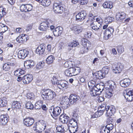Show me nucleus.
I'll return each mask as SVG.
<instances>
[{"mask_svg":"<svg viewBox=\"0 0 133 133\" xmlns=\"http://www.w3.org/2000/svg\"><path fill=\"white\" fill-rule=\"evenodd\" d=\"M26 4L22 5L20 7V9L22 12H26Z\"/></svg>","mask_w":133,"mask_h":133,"instance_id":"obj_55","label":"nucleus"},{"mask_svg":"<svg viewBox=\"0 0 133 133\" xmlns=\"http://www.w3.org/2000/svg\"><path fill=\"white\" fill-rule=\"evenodd\" d=\"M26 97L27 98L31 100H34L35 96L33 93H29L26 94Z\"/></svg>","mask_w":133,"mask_h":133,"instance_id":"obj_49","label":"nucleus"},{"mask_svg":"<svg viewBox=\"0 0 133 133\" xmlns=\"http://www.w3.org/2000/svg\"><path fill=\"white\" fill-rule=\"evenodd\" d=\"M51 23V21L50 19L45 20L41 23L39 28L41 30L45 31L48 29Z\"/></svg>","mask_w":133,"mask_h":133,"instance_id":"obj_5","label":"nucleus"},{"mask_svg":"<svg viewBox=\"0 0 133 133\" xmlns=\"http://www.w3.org/2000/svg\"><path fill=\"white\" fill-rule=\"evenodd\" d=\"M44 65L45 63L43 61L39 62L36 65V68L37 69H40L43 68Z\"/></svg>","mask_w":133,"mask_h":133,"instance_id":"obj_46","label":"nucleus"},{"mask_svg":"<svg viewBox=\"0 0 133 133\" xmlns=\"http://www.w3.org/2000/svg\"><path fill=\"white\" fill-rule=\"evenodd\" d=\"M125 14L123 12H117L116 16V19L117 21L121 22L125 18Z\"/></svg>","mask_w":133,"mask_h":133,"instance_id":"obj_15","label":"nucleus"},{"mask_svg":"<svg viewBox=\"0 0 133 133\" xmlns=\"http://www.w3.org/2000/svg\"><path fill=\"white\" fill-rule=\"evenodd\" d=\"M70 62L69 61H66L64 63V67L66 68L68 67L70 64Z\"/></svg>","mask_w":133,"mask_h":133,"instance_id":"obj_62","label":"nucleus"},{"mask_svg":"<svg viewBox=\"0 0 133 133\" xmlns=\"http://www.w3.org/2000/svg\"><path fill=\"white\" fill-rule=\"evenodd\" d=\"M96 78L98 79H102L104 77L105 75L102 71H99L96 73L94 75Z\"/></svg>","mask_w":133,"mask_h":133,"instance_id":"obj_31","label":"nucleus"},{"mask_svg":"<svg viewBox=\"0 0 133 133\" xmlns=\"http://www.w3.org/2000/svg\"><path fill=\"white\" fill-rule=\"evenodd\" d=\"M109 70V67L108 66H105L103 68L102 71L104 74L105 75L108 73Z\"/></svg>","mask_w":133,"mask_h":133,"instance_id":"obj_47","label":"nucleus"},{"mask_svg":"<svg viewBox=\"0 0 133 133\" xmlns=\"http://www.w3.org/2000/svg\"><path fill=\"white\" fill-rule=\"evenodd\" d=\"M69 69L72 76L77 75L80 72V68L79 67H73Z\"/></svg>","mask_w":133,"mask_h":133,"instance_id":"obj_17","label":"nucleus"},{"mask_svg":"<svg viewBox=\"0 0 133 133\" xmlns=\"http://www.w3.org/2000/svg\"><path fill=\"white\" fill-rule=\"evenodd\" d=\"M8 30L7 26L5 25L2 23H0V31L1 30V33H4Z\"/></svg>","mask_w":133,"mask_h":133,"instance_id":"obj_35","label":"nucleus"},{"mask_svg":"<svg viewBox=\"0 0 133 133\" xmlns=\"http://www.w3.org/2000/svg\"><path fill=\"white\" fill-rule=\"evenodd\" d=\"M81 42V44L84 47L85 51H84L83 52L84 53L87 51L89 48L90 47L91 43L88 40L84 38L82 39Z\"/></svg>","mask_w":133,"mask_h":133,"instance_id":"obj_11","label":"nucleus"},{"mask_svg":"<svg viewBox=\"0 0 133 133\" xmlns=\"http://www.w3.org/2000/svg\"><path fill=\"white\" fill-rule=\"evenodd\" d=\"M62 105H64L63 107H67V105L69 104L70 103V100L69 98H68V97L65 96L64 97L62 98V100L61 101V103Z\"/></svg>","mask_w":133,"mask_h":133,"instance_id":"obj_26","label":"nucleus"},{"mask_svg":"<svg viewBox=\"0 0 133 133\" xmlns=\"http://www.w3.org/2000/svg\"><path fill=\"white\" fill-rule=\"evenodd\" d=\"M78 45V43L76 41L72 42L69 44L68 49L69 50H70L72 49L71 48L76 47Z\"/></svg>","mask_w":133,"mask_h":133,"instance_id":"obj_37","label":"nucleus"},{"mask_svg":"<svg viewBox=\"0 0 133 133\" xmlns=\"http://www.w3.org/2000/svg\"><path fill=\"white\" fill-rule=\"evenodd\" d=\"M26 37L25 34H22L21 36H18L16 38L17 41L19 43H24L26 41Z\"/></svg>","mask_w":133,"mask_h":133,"instance_id":"obj_28","label":"nucleus"},{"mask_svg":"<svg viewBox=\"0 0 133 133\" xmlns=\"http://www.w3.org/2000/svg\"><path fill=\"white\" fill-rule=\"evenodd\" d=\"M123 95L128 101L130 102L133 100V90L126 89L124 91Z\"/></svg>","mask_w":133,"mask_h":133,"instance_id":"obj_2","label":"nucleus"},{"mask_svg":"<svg viewBox=\"0 0 133 133\" xmlns=\"http://www.w3.org/2000/svg\"><path fill=\"white\" fill-rule=\"evenodd\" d=\"M12 107L14 109H19L21 107V105L19 102L14 101L12 104Z\"/></svg>","mask_w":133,"mask_h":133,"instance_id":"obj_33","label":"nucleus"},{"mask_svg":"<svg viewBox=\"0 0 133 133\" xmlns=\"http://www.w3.org/2000/svg\"><path fill=\"white\" fill-rule=\"evenodd\" d=\"M29 51L26 50H22L19 51L18 54L19 58L22 59L25 58L28 55Z\"/></svg>","mask_w":133,"mask_h":133,"instance_id":"obj_13","label":"nucleus"},{"mask_svg":"<svg viewBox=\"0 0 133 133\" xmlns=\"http://www.w3.org/2000/svg\"><path fill=\"white\" fill-rule=\"evenodd\" d=\"M51 81L53 84L55 85L56 84L57 85H58L60 81H58L57 79V77L56 75H54L52 79L51 80Z\"/></svg>","mask_w":133,"mask_h":133,"instance_id":"obj_42","label":"nucleus"},{"mask_svg":"<svg viewBox=\"0 0 133 133\" xmlns=\"http://www.w3.org/2000/svg\"><path fill=\"white\" fill-rule=\"evenodd\" d=\"M26 9H27L26 12L30 11L32 10V6L30 4H26Z\"/></svg>","mask_w":133,"mask_h":133,"instance_id":"obj_58","label":"nucleus"},{"mask_svg":"<svg viewBox=\"0 0 133 133\" xmlns=\"http://www.w3.org/2000/svg\"><path fill=\"white\" fill-rule=\"evenodd\" d=\"M78 128L77 126L72 125L69 126V129L71 133H75L77 131Z\"/></svg>","mask_w":133,"mask_h":133,"instance_id":"obj_36","label":"nucleus"},{"mask_svg":"<svg viewBox=\"0 0 133 133\" xmlns=\"http://www.w3.org/2000/svg\"><path fill=\"white\" fill-rule=\"evenodd\" d=\"M100 89L99 90V93H100V94L104 90V86L103 85H101L100 86Z\"/></svg>","mask_w":133,"mask_h":133,"instance_id":"obj_64","label":"nucleus"},{"mask_svg":"<svg viewBox=\"0 0 133 133\" xmlns=\"http://www.w3.org/2000/svg\"><path fill=\"white\" fill-rule=\"evenodd\" d=\"M61 108L58 107H51L49 110V111L53 117L58 116L61 112Z\"/></svg>","mask_w":133,"mask_h":133,"instance_id":"obj_3","label":"nucleus"},{"mask_svg":"<svg viewBox=\"0 0 133 133\" xmlns=\"http://www.w3.org/2000/svg\"><path fill=\"white\" fill-rule=\"evenodd\" d=\"M32 79V76L31 74H27L22 77L23 82L24 84H29L31 81Z\"/></svg>","mask_w":133,"mask_h":133,"instance_id":"obj_14","label":"nucleus"},{"mask_svg":"<svg viewBox=\"0 0 133 133\" xmlns=\"http://www.w3.org/2000/svg\"><path fill=\"white\" fill-rule=\"evenodd\" d=\"M131 80L128 78L124 79L121 80L120 82L121 86L123 87L126 88L130 84Z\"/></svg>","mask_w":133,"mask_h":133,"instance_id":"obj_18","label":"nucleus"},{"mask_svg":"<svg viewBox=\"0 0 133 133\" xmlns=\"http://www.w3.org/2000/svg\"><path fill=\"white\" fill-rule=\"evenodd\" d=\"M112 67L113 68V72L116 74L120 73L124 68L123 65L120 63L113 65Z\"/></svg>","mask_w":133,"mask_h":133,"instance_id":"obj_7","label":"nucleus"},{"mask_svg":"<svg viewBox=\"0 0 133 133\" xmlns=\"http://www.w3.org/2000/svg\"><path fill=\"white\" fill-rule=\"evenodd\" d=\"M34 122V119L32 118L28 117L23 120V122L25 125L27 127L31 125Z\"/></svg>","mask_w":133,"mask_h":133,"instance_id":"obj_16","label":"nucleus"},{"mask_svg":"<svg viewBox=\"0 0 133 133\" xmlns=\"http://www.w3.org/2000/svg\"><path fill=\"white\" fill-rule=\"evenodd\" d=\"M42 105V101H38L35 103V108L36 109H40Z\"/></svg>","mask_w":133,"mask_h":133,"instance_id":"obj_40","label":"nucleus"},{"mask_svg":"<svg viewBox=\"0 0 133 133\" xmlns=\"http://www.w3.org/2000/svg\"><path fill=\"white\" fill-rule=\"evenodd\" d=\"M114 19L113 17L108 16L105 19V22L106 23H110L112 22Z\"/></svg>","mask_w":133,"mask_h":133,"instance_id":"obj_50","label":"nucleus"},{"mask_svg":"<svg viewBox=\"0 0 133 133\" xmlns=\"http://www.w3.org/2000/svg\"><path fill=\"white\" fill-rule=\"evenodd\" d=\"M7 99L5 97H3L0 99V107L6 106L7 104Z\"/></svg>","mask_w":133,"mask_h":133,"instance_id":"obj_29","label":"nucleus"},{"mask_svg":"<svg viewBox=\"0 0 133 133\" xmlns=\"http://www.w3.org/2000/svg\"><path fill=\"white\" fill-rule=\"evenodd\" d=\"M85 13L83 12L78 13L76 16V21H82L85 18Z\"/></svg>","mask_w":133,"mask_h":133,"instance_id":"obj_19","label":"nucleus"},{"mask_svg":"<svg viewBox=\"0 0 133 133\" xmlns=\"http://www.w3.org/2000/svg\"><path fill=\"white\" fill-rule=\"evenodd\" d=\"M54 11L58 14H62L65 10L63 5L59 4L58 3H54L53 5Z\"/></svg>","mask_w":133,"mask_h":133,"instance_id":"obj_4","label":"nucleus"},{"mask_svg":"<svg viewBox=\"0 0 133 133\" xmlns=\"http://www.w3.org/2000/svg\"><path fill=\"white\" fill-rule=\"evenodd\" d=\"M103 112L100 111H99L98 108L97 112H96V114H98V115H97V116H100L101 115H103Z\"/></svg>","mask_w":133,"mask_h":133,"instance_id":"obj_63","label":"nucleus"},{"mask_svg":"<svg viewBox=\"0 0 133 133\" xmlns=\"http://www.w3.org/2000/svg\"><path fill=\"white\" fill-rule=\"evenodd\" d=\"M8 121V117L6 115H2L0 117V124L1 125H5Z\"/></svg>","mask_w":133,"mask_h":133,"instance_id":"obj_22","label":"nucleus"},{"mask_svg":"<svg viewBox=\"0 0 133 133\" xmlns=\"http://www.w3.org/2000/svg\"><path fill=\"white\" fill-rule=\"evenodd\" d=\"M71 30L76 34H78L81 32L83 30V28L79 25L74 24L71 28Z\"/></svg>","mask_w":133,"mask_h":133,"instance_id":"obj_9","label":"nucleus"},{"mask_svg":"<svg viewBox=\"0 0 133 133\" xmlns=\"http://www.w3.org/2000/svg\"><path fill=\"white\" fill-rule=\"evenodd\" d=\"M57 130L59 132H63L64 131V127L62 126H59L56 128Z\"/></svg>","mask_w":133,"mask_h":133,"instance_id":"obj_53","label":"nucleus"},{"mask_svg":"<svg viewBox=\"0 0 133 133\" xmlns=\"http://www.w3.org/2000/svg\"><path fill=\"white\" fill-rule=\"evenodd\" d=\"M96 83L95 81H91L88 83V85L89 88V89H92L94 88L96 85Z\"/></svg>","mask_w":133,"mask_h":133,"instance_id":"obj_38","label":"nucleus"},{"mask_svg":"<svg viewBox=\"0 0 133 133\" xmlns=\"http://www.w3.org/2000/svg\"><path fill=\"white\" fill-rule=\"evenodd\" d=\"M69 119V117L65 114H62L59 117L60 121L63 123H67Z\"/></svg>","mask_w":133,"mask_h":133,"instance_id":"obj_24","label":"nucleus"},{"mask_svg":"<svg viewBox=\"0 0 133 133\" xmlns=\"http://www.w3.org/2000/svg\"><path fill=\"white\" fill-rule=\"evenodd\" d=\"M116 110L115 107L111 105L110 106H107L106 109V115L108 116L112 115L116 112Z\"/></svg>","mask_w":133,"mask_h":133,"instance_id":"obj_12","label":"nucleus"},{"mask_svg":"<svg viewBox=\"0 0 133 133\" xmlns=\"http://www.w3.org/2000/svg\"><path fill=\"white\" fill-rule=\"evenodd\" d=\"M117 50L119 54H121L124 51L123 47L122 46H119L117 47Z\"/></svg>","mask_w":133,"mask_h":133,"instance_id":"obj_52","label":"nucleus"},{"mask_svg":"<svg viewBox=\"0 0 133 133\" xmlns=\"http://www.w3.org/2000/svg\"><path fill=\"white\" fill-rule=\"evenodd\" d=\"M35 65L34 61L32 60H28L24 62V65L25 68L29 69L33 67Z\"/></svg>","mask_w":133,"mask_h":133,"instance_id":"obj_20","label":"nucleus"},{"mask_svg":"<svg viewBox=\"0 0 133 133\" xmlns=\"http://www.w3.org/2000/svg\"><path fill=\"white\" fill-rule=\"evenodd\" d=\"M68 83L66 81H60L57 86L60 89L66 88L68 86Z\"/></svg>","mask_w":133,"mask_h":133,"instance_id":"obj_27","label":"nucleus"},{"mask_svg":"<svg viewBox=\"0 0 133 133\" xmlns=\"http://www.w3.org/2000/svg\"><path fill=\"white\" fill-rule=\"evenodd\" d=\"M97 88H94L92 89H89L90 91V94L92 96H95L100 94V93L98 92Z\"/></svg>","mask_w":133,"mask_h":133,"instance_id":"obj_34","label":"nucleus"},{"mask_svg":"<svg viewBox=\"0 0 133 133\" xmlns=\"http://www.w3.org/2000/svg\"><path fill=\"white\" fill-rule=\"evenodd\" d=\"M74 123H75V124H76V125H77L76 121L75 119L74 118L70 119L69 122V123L71 125H72V124Z\"/></svg>","mask_w":133,"mask_h":133,"instance_id":"obj_60","label":"nucleus"},{"mask_svg":"<svg viewBox=\"0 0 133 133\" xmlns=\"http://www.w3.org/2000/svg\"><path fill=\"white\" fill-rule=\"evenodd\" d=\"M64 73L65 75L66 76L70 77L72 76L69 68L66 70L65 71Z\"/></svg>","mask_w":133,"mask_h":133,"instance_id":"obj_54","label":"nucleus"},{"mask_svg":"<svg viewBox=\"0 0 133 133\" xmlns=\"http://www.w3.org/2000/svg\"><path fill=\"white\" fill-rule=\"evenodd\" d=\"M114 128L113 125L112 124H108L106 126L102 127L101 129V133H109Z\"/></svg>","mask_w":133,"mask_h":133,"instance_id":"obj_10","label":"nucleus"},{"mask_svg":"<svg viewBox=\"0 0 133 133\" xmlns=\"http://www.w3.org/2000/svg\"><path fill=\"white\" fill-rule=\"evenodd\" d=\"M113 94L112 90L108 89L105 91L104 95L106 97L109 98L111 97Z\"/></svg>","mask_w":133,"mask_h":133,"instance_id":"obj_30","label":"nucleus"},{"mask_svg":"<svg viewBox=\"0 0 133 133\" xmlns=\"http://www.w3.org/2000/svg\"><path fill=\"white\" fill-rule=\"evenodd\" d=\"M41 92L42 97L45 100H51L56 96L55 92L49 89H43Z\"/></svg>","mask_w":133,"mask_h":133,"instance_id":"obj_1","label":"nucleus"},{"mask_svg":"<svg viewBox=\"0 0 133 133\" xmlns=\"http://www.w3.org/2000/svg\"><path fill=\"white\" fill-rule=\"evenodd\" d=\"M50 0H42L40 4L43 6H47L50 4Z\"/></svg>","mask_w":133,"mask_h":133,"instance_id":"obj_44","label":"nucleus"},{"mask_svg":"<svg viewBox=\"0 0 133 133\" xmlns=\"http://www.w3.org/2000/svg\"><path fill=\"white\" fill-rule=\"evenodd\" d=\"M63 32V28L61 26L55 28L53 31L54 35L56 36H58L60 35Z\"/></svg>","mask_w":133,"mask_h":133,"instance_id":"obj_23","label":"nucleus"},{"mask_svg":"<svg viewBox=\"0 0 133 133\" xmlns=\"http://www.w3.org/2000/svg\"><path fill=\"white\" fill-rule=\"evenodd\" d=\"M103 6L105 8L111 9L112 7V3L110 1H107L103 4Z\"/></svg>","mask_w":133,"mask_h":133,"instance_id":"obj_32","label":"nucleus"},{"mask_svg":"<svg viewBox=\"0 0 133 133\" xmlns=\"http://www.w3.org/2000/svg\"><path fill=\"white\" fill-rule=\"evenodd\" d=\"M11 66L10 63H5L3 66V69L5 71H8L10 70Z\"/></svg>","mask_w":133,"mask_h":133,"instance_id":"obj_39","label":"nucleus"},{"mask_svg":"<svg viewBox=\"0 0 133 133\" xmlns=\"http://www.w3.org/2000/svg\"><path fill=\"white\" fill-rule=\"evenodd\" d=\"M105 31V32L104 34L105 35H107L108 33L113 34L114 32V29L112 27H109Z\"/></svg>","mask_w":133,"mask_h":133,"instance_id":"obj_45","label":"nucleus"},{"mask_svg":"<svg viewBox=\"0 0 133 133\" xmlns=\"http://www.w3.org/2000/svg\"><path fill=\"white\" fill-rule=\"evenodd\" d=\"M25 107L27 109H32L34 108L33 104L30 102H28L25 104Z\"/></svg>","mask_w":133,"mask_h":133,"instance_id":"obj_48","label":"nucleus"},{"mask_svg":"<svg viewBox=\"0 0 133 133\" xmlns=\"http://www.w3.org/2000/svg\"><path fill=\"white\" fill-rule=\"evenodd\" d=\"M79 97L76 95L71 94L69 97L70 103L72 104H75L79 99Z\"/></svg>","mask_w":133,"mask_h":133,"instance_id":"obj_21","label":"nucleus"},{"mask_svg":"<svg viewBox=\"0 0 133 133\" xmlns=\"http://www.w3.org/2000/svg\"><path fill=\"white\" fill-rule=\"evenodd\" d=\"M93 23V22H92V23H91V26L92 29L94 30V32L95 34L98 35L101 34L102 33V30L100 29V28L101 27L102 25L101 24L98 25Z\"/></svg>","mask_w":133,"mask_h":133,"instance_id":"obj_6","label":"nucleus"},{"mask_svg":"<svg viewBox=\"0 0 133 133\" xmlns=\"http://www.w3.org/2000/svg\"><path fill=\"white\" fill-rule=\"evenodd\" d=\"M6 8L0 7V20L4 15H6Z\"/></svg>","mask_w":133,"mask_h":133,"instance_id":"obj_41","label":"nucleus"},{"mask_svg":"<svg viewBox=\"0 0 133 133\" xmlns=\"http://www.w3.org/2000/svg\"><path fill=\"white\" fill-rule=\"evenodd\" d=\"M107 106L105 104L102 105L99 107V111H100L104 112L105 110L106 111Z\"/></svg>","mask_w":133,"mask_h":133,"instance_id":"obj_51","label":"nucleus"},{"mask_svg":"<svg viewBox=\"0 0 133 133\" xmlns=\"http://www.w3.org/2000/svg\"><path fill=\"white\" fill-rule=\"evenodd\" d=\"M54 57L52 55L48 56L46 59L47 63L48 64H50L52 63L54 59Z\"/></svg>","mask_w":133,"mask_h":133,"instance_id":"obj_43","label":"nucleus"},{"mask_svg":"<svg viewBox=\"0 0 133 133\" xmlns=\"http://www.w3.org/2000/svg\"><path fill=\"white\" fill-rule=\"evenodd\" d=\"M45 126L41 123H36L33 127L34 130L38 133H41L45 129Z\"/></svg>","mask_w":133,"mask_h":133,"instance_id":"obj_8","label":"nucleus"},{"mask_svg":"<svg viewBox=\"0 0 133 133\" xmlns=\"http://www.w3.org/2000/svg\"><path fill=\"white\" fill-rule=\"evenodd\" d=\"M80 4L82 5H85L87 4L88 2V0H80Z\"/></svg>","mask_w":133,"mask_h":133,"instance_id":"obj_61","label":"nucleus"},{"mask_svg":"<svg viewBox=\"0 0 133 133\" xmlns=\"http://www.w3.org/2000/svg\"><path fill=\"white\" fill-rule=\"evenodd\" d=\"M20 70L21 69H18L14 71V75L17 76H20Z\"/></svg>","mask_w":133,"mask_h":133,"instance_id":"obj_59","label":"nucleus"},{"mask_svg":"<svg viewBox=\"0 0 133 133\" xmlns=\"http://www.w3.org/2000/svg\"><path fill=\"white\" fill-rule=\"evenodd\" d=\"M96 22H98V25L101 24L103 23V20L101 17H98L96 19Z\"/></svg>","mask_w":133,"mask_h":133,"instance_id":"obj_57","label":"nucleus"},{"mask_svg":"<svg viewBox=\"0 0 133 133\" xmlns=\"http://www.w3.org/2000/svg\"><path fill=\"white\" fill-rule=\"evenodd\" d=\"M45 47L42 44L40 45L37 48L36 50V53L39 55H42L44 52Z\"/></svg>","mask_w":133,"mask_h":133,"instance_id":"obj_25","label":"nucleus"},{"mask_svg":"<svg viewBox=\"0 0 133 133\" xmlns=\"http://www.w3.org/2000/svg\"><path fill=\"white\" fill-rule=\"evenodd\" d=\"M91 33L90 31H88L85 33L84 36L86 38H90L91 37Z\"/></svg>","mask_w":133,"mask_h":133,"instance_id":"obj_56","label":"nucleus"}]
</instances>
